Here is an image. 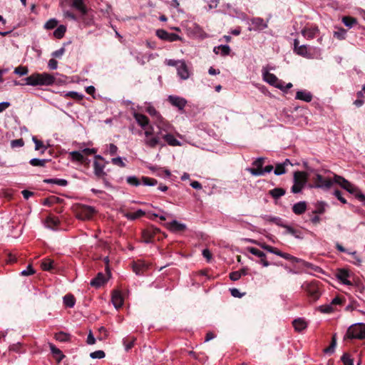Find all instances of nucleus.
Instances as JSON below:
<instances>
[{
  "instance_id": "1",
  "label": "nucleus",
  "mask_w": 365,
  "mask_h": 365,
  "mask_svg": "<svg viewBox=\"0 0 365 365\" xmlns=\"http://www.w3.org/2000/svg\"><path fill=\"white\" fill-rule=\"evenodd\" d=\"M24 80L26 85L31 86H51L56 81L54 76L48 73H35Z\"/></svg>"
},
{
  "instance_id": "2",
  "label": "nucleus",
  "mask_w": 365,
  "mask_h": 365,
  "mask_svg": "<svg viewBox=\"0 0 365 365\" xmlns=\"http://www.w3.org/2000/svg\"><path fill=\"white\" fill-rule=\"evenodd\" d=\"M143 131L139 132V135H143V143L145 146L154 148L160 143V135L158 131L155 132L153 125L147 126Z\"/></svg>"
},
{
  "instance_id": "3",
  "label": "nucleus",
  "mask_w": 365,
  "mask_h": 365,
  "mask_svg": "<svg viewBox=\"0 0 365 365\" xmlns=\"http://www.w3.org/2000/svg\"><path fill=\"white\" fill-rule=\"evenodd\" d=\"M365 338V324L356 323L349 327L344 339H363Z\"/></svg>"
},
{
  "instance_id": "4",
  "label": "nucleus",
  "mask_w": 365,
  "mask_h": 365,
  "mask_svg": "<svg viewBox=\"0 0 365 365\" xmlns=\"http://www.w3.org/2000/svg\"><path fill=\"white\" fill-rule=\"evenodd\" d=\"M262 75L263 80L269 83V85L274 86L281 91H284V82L279 79L273 73L269 72V68L267 67H263L262 69Z\"/></svg>"
},
{
  "instance_id": "5",
  "label": "nucleus",
  "mask_w": 365,
  "mask_h": 365,
  "mask_svg": "<svg viewBox=\"0 0 365 365\" xmlns=\"http://www.w3.org/2000/svg\"><path fill=\"white\" fill-rule=\"evenodd\" d=\"M314 185L312 186L314 188H321L325 190H329L334 183V180L324 178L320 174L316 173L312 178Z\"/></svg>"
},
{
  "instance_id": "6",
  "label": "nucleus",
  "mask_w": 365,
  "mask_h": 365,
  "mask_svg": "<svg viewBox=\"0 0 365 365\" xmlns=\"http://www.w3.org/2000/svg\"><path fill=\"white\" fill-rule=\"evenodd\" d=\"M187 34L193 38L204 39L207 37V34L196 23H192L187 26Z\"/></svg>"
},
{
  "instance_id": "7",
  "label": "nucleus",
  "mask_w": 365,
  "mask_h": 365,
  "mask_svg": "<svg viewBox=\"0 0 365 365\" xmlns=\"http://www.w3.org/2000/svg\"><path fill=\"white\" fill-rule=\"evenodd\" d=\"M158 128V134L160 135L172 133L175 130L174 126L166 120L163 116L159 120L155 122Z\"/></svg>"
},
{
  "instance_id": "8",
  "label": "nucleus",
  "mask_w": 365,
  "mask_h": 365,
  "mask_svg": "<svg viewBox=\"0 0 365 365\" xmlns=\"http://www.w3.org/2000/svg\"><path fill=\"white\" fill-rule=\"evenodd\" d=\"M94 212V208L91 206L80 205L76 211V215L78 219L86 220L91 219Z\"/></svg>"
},
{
  "instance_id": "9",
  "label": "nucleus",
  "mask_w": 365,
  "mask_h": 365,
  "mask_svg": "<svg viewBox=\"0 0 365 365\" xmlns=\"http://www.w3.org/2000/svg\"><path fill=\"white\" fill-rule=\"evenodd\" d=\"M302 287L314 300L319 299L320 296L319 288L314 283L306 282Z\"/></svg>"
},
{
  "instance_id": "10",
  "label": "nucleus",
  "mask_w": 365,
  "mask_h": 365,
  "mask_svg": "<svg viewBox=\"0 0 365 365\" xmlns=\"http://www.w3.org/2000/svg\"><path fill=\"white\" fill-rule=\"evenodd\" d=\"M156 36L159 38L169 42H173L181 39V38L178 34L174 33H169L164 29L157 30Z\"/></svg>"
},
{
  "instance_id": "11",
  "label": "nucleus",
  "mask_w": 365,
  "mask_h": 365,
  "mask_svg": "<svg viewBox=\"0 0 365 365\" xmlns=\"http://www.w3.org/2000/svg\"><path fill=\"white\" fill-rule=\"evenodd\" d=\"M168 100L172 106L178 108L180 110H183L187 104V101L184 98L177 96H169Z\"/></svg>"
},
{
  "instance_id": "12",
  "label": "nucleus",
  "mask_w": 365,
  "mask_h": 365,
  "mask_svg": "<svg viewBox=\"0 0 365 365\" xmlns=\"http://www.w3.org/2000/svg\"><path fill=\"white\" fill-rule=\"evenodd\" d=\"M178 76L182 80H187L190 76V71L185 61H182L176 68Z\"/></svg>"
},
{
  "instance_id": "13",
  "label": "nucleus",
  "mask_w": 365,
  "mask_h": 365,
  "mask_svg": "<svg viewBox=\"0 0 365 365\" xmlns=\"http://www.w3.org/2000/svg\"><path fill=\"white\" fill-rule=\"evenodd\" d=\"M252 27L249 28L250 31H262L267 28V22H265L263 19L259 17L253 18L251 20Z\"/></svg>"
},
{
  "instance_id": "14",
  "label": "nucleus",
  "mask_w": 365,
  "mask_h": 365,
  "mask_svg": "<svg viewBox=\"0 0 365 365\" xmlns=\"http://www.w3.org/2000/svg\"><path fill=\"white\" fill-rule=\"evenodd\" d=\"M133 115L136 120L137 123L142 128L143 130L147 128V126H150L149 119L148 118L141 113H137L134 110Z\"/></svg>"
},
{
  "instance_id": "15",
  "label": "nucleus",
  "mask_w": 365,
  "mask_h": 365,
  "mask_svg": "<svg viewBox=\"0 0 365 365\" xmlns=\"http://www.w3.org/2000/svg\"><path fill=\"white\" fill-rule=\"evenodd\" d=\"M336 278L344 284L351 285L352 283L349 279L350 274L348 270L344 269H340L336 272Z\"/></svg>"
},
{
  "instance_id": "16",
  "label": "nucleus",
  "mask_w": 365,
  "mask_h": 365,
  "mask_svg": "<svg viewBox=\"0 0 365 365\" xmlns=\"http://www.w3.org/2000/svg\"><path fill=\"white\" fill-rule=\"evenodd\" d=\"M93 173L97 178L106 177V173L104 171L105 164L98 162V160L93 161Z\"/></svg>"
},
{
  "instance_id": "17",
  "label": "nucleus",
  "mask_w": 365,
  "mask_h": 365,
  "mask_svg": "<svg viewBox=\"0 0 365 365\" xmlns=\"http://www.w3.org/2000/svg\"><path fill=\"white\" fill-rule=\"evenodd\" d=\"M161 138L170 146L181 145V143L175 138V135H173V132L163 134L160 135V138Z\"/></svg>"
},
{
  "instance_id": "18",
  "label": "nucleus",
  "mask_w": 365,
  "mask_h": 365,
  "mask_svg": "<svg viewBox=\"0 0 365 365\" xmlns=\"http://www.w3.org/2000/svg\"><path fill=\"white\" fill-rule=\"evenodd\" d=\"M288 165H292L289 159H286L282 163H277L275 166V169L274 170V173L276 175H281L286 173V167Z\"/></svg>"
},
{
  "instance_id": "19",
  "label": "nucleus",
  "mask_w": 365,
  "mask_h": 365,
  "mask_svg": "<svg viewBox=\"0 0 365 365\" xmlns=\"http://www.w3.org/2000/svg\"><path fill=\"white\" fill-rule=\"evenodd\" d=\"M59 223V220L53 216H48L44 222L45 227L53 230H57Z\"/></svg>"
},
{
  "instance_id": "20",
  "label": "nucleus",
  "mask_w": 365,
  "mask_h": 365,
  "mask_svg": "<svg viewBox=\"0 0 365 365\" xmlns=\"http://www.w3.org/2000/svg\"><path fill=\"white\" fill-rule=\"evenodd\" d=\"M346 190H347L349 193L354 195L355 197L361 202L365 201V195L361 192H360L359 189L353 184L351 183L349 185Z\"/></svg>"
},
{
  "instance_id": "21",
  "label": "nucleus",
  "mask_w": 365,
  "mask_h": 365,
  "mask_svg": "<svg viewBox=\"0 0 365 365\" xmlns=\"http://www.w3.org/2000/svg\"><path fill=\"white\" fill-rule=\"evenodd\" d=\"M112 302L116 309H119L123 304V297L119 291H114L112 294Z\"/></svg>"
},
{
  "instance_id": "22",
  "label": "nucleus",
  "mask_w": 365,
  "mask_h": 365,
  "mask_svg": "<svg viewBox=\"0 0 365 365\" xmlns=\"http://www.w3.org/2000/svg\"><path fill=\"white\" fill-rule=\"evenodd\" d=\"M318 33L319 29L317 27L305 28L302 31V35L308 40L316 37Z\"/></svg>"
},
{
  "instance_id": "23",
  "label": "nucleus",
  "mask_w": 365,
  "mask_h": 365,
  "mask_svg": "<svg viewBox=\"0 0 365 365\" xmlns=\"http://www.w3.org/2000/svg\"><path fill=\"white\" fill-rule=\"evenodd\" d=\"M168 228L173 232H180L183 231L186 229V225L183 223H180L177 220H173L172 222L168 223Z\"/></svg>"
},
{
  "instance_id": "24",
  "label": "nucleus",
  "mask_w": 365,
  "mask_h": 365,
  "mask_svg": "<svg viewBox=\"0 0 365 365\" xmlns=\"http://www.w3.org/2000/svg\"><path fill=\"white\" fill-rule=\"evenodd\" d=\"M273 166L272 165H267L264 169H254L249 168L247 170L255 176H261L264 175V173H269L272 171Z\"/></svg>"
},
{
  "instance_id": "25",
  "label": "nucleus",
  "mask_w": 365,
  "mask_h": 365,
  "mask_svg": "<svg viewBox=\"0 0 365 365\" xmlns=\"http://www.w3.org/2000/svg\"><path fill=\"white\" fill-rule=\"evenodd\" d=\"M293 327L297 331H302L307 327V322L303 318H298L292 322Z\"/></svg>"
},
{
  "instance_id": "26",
  "label": "nucleus",
  "mask_w": 365,
  "mask_h": 365,
  "mask_svg": "<svg viewBox=\"0 0 365 365\" xmlns=\"http://www.w3.org/2000/svg\"><path fill=\"white\" fill-rule=\"evenodd\" d=\"M106 282V279L104 274L101 272H99L97 274V276L91 281L90 284L92 287L98 288L101 286H102Z\"/></svg>"
},
{
  "instance_id": "27",
  "label": "nucleus",
  "mask_w": 365,
  "mask_h": 365,
  "mask_svg": "<svg viewBox=\"0 0 365 365\" xmlns=\"http://www.w3.org/2000/svg\"><path fill=\"white\" fill-rule=\"evenodd\" d=\"M146 105L145 110L146 112L155 119V122L160 119L162 115L157 111V110L154 108V106L150 103H145Z\"/></svg>"
},
{
  "instance_id": "28",
  "label": "nucleus",
  "mask_w": 365,
  "mask_h": 365,
  "mask_svg": "<svg viewBox=\"0 0 365 365\" xmlns=\"http://www.w3.org/2000/svg\"><path fill=\"white\" fill-rule=\"evenodd\" d=\"M295 98L305 102H310L312 100V95L307 91H299L296 93Z\"/></svg>"
},
{
  "instance_id": "29",
  "label": "nucleus",
  "mask_w": 365,
  "mask_h": 365,
  "mask_svg": "<svg viewBox=\"0 0 365 365\" xmlns=\"http://www.w3.org/2000/svg\"><path fill=\"white\" fill-rule=\"evenodd\" d=\"M72 6L76 8L83 16L86 15L88 12V9L84 5L83 0H72Z\"/></svg>"
},
{
  "instance_id": "30",
  "label": "nucleus",
  "mask_w": 365,
  "mask_h": 365,
  "mask_svg": "<svg viewBox=\"0 0 365 365\" xmlns=\"http://www.w3.org/2000/svg\"><path fill=\"white\" fill-rule=\"evenodd\" d=\"M50 350L58 362H60L64 357L62 351L51 343L48 344Z\"/></svg>"
},
{
  "instance_id": "31",
  "label": "nucleus",
  "mask_w": 365,
  "mask_h": 365,
  "mask_svg": "<svg viewBox=\"0 0 365 365\" xmlns=\"http://www.w3.org/2000/svg\"><path fill=\"white\" fill-rule=\"evenodd\" d=\"M307 210V204L304 201L299 202L292 207V211L296 215H302Z\"/></svg>"
},
{
  "instance_id": "32",
  "label": "nucleus",
  "mask_w": 365,
  "mask_h": 365,
  "mask_svg": "<svg viewBox=\"0 0 365 365\" xmlns=\"http://www.w3.org/2000/svg\"><path fill=\"white\" fill-rule=\"evenodd\" d=\"M296 53H297L299 56H302L303 57L307 58H312V54L308 51L307 46L306 45H302L300 46H296V50L294 51Z\"/></svg>"
},
{
  "instance_id": "33",
  "label": "nucleus",
  "mask_w": 365,
  "mask_h": 365,
  "mask_svg": "<svg viewBox=\"0 0 365 365\" xmlns=\"http://www.w3.org/2000/svg\"><path fill=\"white\" fill-rule=\"evenodd\" d=\"M43 182L46 184L57 185L61 187H66L68 185V181L65 179L47 178L43 180Z\"/></svg>"
},
{
  "instance_id": "34",
  "label": "nucleus",
  "mask_w": 365,
  "mask_h": 365,
  "mask_svg": "<svg viewBox=\"0 0 365 365\" xmlns=\"http://www.w3.org/2000/svg\"><path fill=\"white\" fill-rule=\"evenodd\" d=\"M147 264L143 262H135L133 265V272L137 275H140L143 274V272L147 269Z\"/></svg>"
},
{
  "instance_id": "35",
  "label": "nucleus",
  "mask_w": 365,
  "mask_h": 365,
  "mask_svg": "<svg viewBox=\"0 0 365 365\" xmlns=\"http://www.w3.org/2000/svg\"><path fill=\"white\" fill-rule=\"evenodd\" d=\"M69 158L71 161L83 163L85 158L81 151H71L69 153Z\"/></svg>"
},
{
  "instance_id": "36",
  "label": "nucleus",
  "mask_w": 365,
  "mask_h": 365,
  "mask_svg": "<svg viewBox=\"0 0 365 365\" xmlns=\"http://www.w3.org/2000/svg\"><path fill=\"white\" fill-rule=\"evenodd\" d=\"M307 173L304 172L297 171L294 173V181L301 182L304 185L307 181Z\"/></svg>"
},
{
  "instance_id": "37",
  "label": "nucleus",
  "mask_w": 365,
  "mask_h": 365,
  "mask_svg": "<svg viewBox=\"0 0 365 365\" xmlns=\"http://www.w3.org/2000/svg\"><path fill=\"white\" fill-rule=\"evenodd\" d=\"M213 51L216 54H221L222 56H227L230 52V48L228 45H220L218 46H215L213 49Z\"/></svg>"
},
{
  "instance_id": "38",
  "label": "nucleus",
  "mask_w": 365,
  "mask_h": 365,
  "mask_svg": "<svg viewBox=\"0 0 365 365\" xmlns=\"http://www.w3.org/2000/svg\"><path fill=\"white\" fill-rule=\"evenodd\" d=\"M136 341V338L134 336H127L123 339V344L125 346V351H129L133 346Z\"/></svg>"
},
{
  "instance_id": "39",
  "label": "nucleus",
  "mask_w": 365,
  "mask_h": 365,
  "mask_svg": "<svg viewBox=\"0 0 365 365\" xmlns=\"http://www.w3.org/2000/svg\"><path fill=\"white\" fill-rule=\"evenodd\" d=\"M144 215H145V212L143 210L139 209L134 212L126 213L125 215V216L128 220H136V219L143 216Z\"/></svg>"
},
{
  "instance_id": "40",
  "label": "nucleus",
  "mask_w": 365,
  "mask_h": 365,
  "mask_svg": "<svg viewBox=\"0 0 365 365\" xmlns=\"http://www.w3.org/2000/svg\"><path fill=\"white\" fill-rule=\"evenodd\" d=\"M53 263L54 262L52 259L46 258L43 259L41 266L45 271H51L54 268Z\"/></svg>"
},
{
  "instance_id": "41",
  "label": "nucleus",
  "mask_w": 365,
  "mask_h": 365,
  "mask_svg": "<svg viewBox=\"0 0 365 365\" xmlns=\"http://www.w3.org/2000/svg\"><path fill=\"white\" fill-rule=\"evenodd\" d=\"M66 31V26L64 25H60L53 31V36L56 38H58V39L62 38L64 36Z\"/></svg>"
},
{
  "instance_id": "42",
  "label": "nucleus",
  "mask_w": 365,
  "mask_h": 365,
  "mask_svg": "<svg viewBox=\"0 0 365 365\" xmlns=\"http://www.w3.org/2000/svg\"><path fill=\"white\" fill-rule=\"evenodd\" d=\"M54 338L56 340H57L58 341L66 342V341H68L70 340L71 335L68 333L60 331L55 334Z\"/></svg>"
},
{
  "instance_id": "43",
  "label": "nucleus",
  "mask_w": 365,
  "mask_h": 365,
  "mask_svg": "<svg viewBox=\"0 0 365 365\" xmlns=\"http://www.w3.org/2000/svg\"><path fill=\"white\" fill-rule=\"evenodd\" d=\"M285 194V190L282 188L276 187L269 190V195L275 199H277Z\"/></svg>"
},
{
  "instance_id": "44",
  "label": "nucleus",
  "mask_w": 365,
  "mask_h": 365,
  "mask_svg": "<svg viewBox=\"0 0 365 365\" xmlns=\"http://www.w3.org/2000/svg\"><path fill=\"white\" fill-rule=\"evenodd\" d=\"M48 161V160L47 159L32 158L30 160L29 163L35 167H44Z\"/></svg>"
},
{
  "instance_id": "45",
  "label": "nucleus",
  "mask_w": 365,
  "mask_h": 365,
  "mask_svg": "<svg viewBox=\"0 0 365 365\" xmlns=\"http://www.w3.org/2000/svg\"><path fill=\"white\" fill-rule=\"evenodd\" d=\"M342 22L344 23V24L349 27V28H351L353 27L355 24H356L357 23V21L355 18H353V17H350V16H344L342 18Z\"/></svg>"
},
{
  "instance_id": "46",
  "label": "nucleus",
  "mask_w": 365,
  "mask_h": 365,
  "mask_svg": "<svg viewBox=\"0 0 365 365\" xmlns=\"http://www.w3.org/2000/svg\"><path fill=\"white\" fill-rule=\"evenodd\" d=\"M258 245L264 250H267V252L274 254L278 256V253L280 252V250H279L277 248L272 247L270 245H268L265 243H258Z\"/></svg>"
},
{
  "instance_id": "47",
  "label": "nucleus",
  "mask_w": 365,
  "mask_h": 365,
  "mask_svg": "<svg viewBox=\"0 0 365 365\" xmlns=\"http://www.w3.org/2000/svg\"><path fill=\"white\" fill-rule=\"evenodd\" d=\"M336 346V334H334L332 336L331 344L329 345V347H327L324 349V353H326L327 354H333Z\"/></svg>"
},
{
  "instance_id": "48",
  "label": "nucleus",
  "mask_w": 365,
  "mask_h": 365,
  "mask_svg": "<svg viewBox=\"0 0 365 365\" xmlns=\"http://www.w3.org/2000/svg\"><path fill=\"white\" fill-rule=\"evenodd\" d=\"M63 302L68 307H73L75 305V298L71 294H66L63 297Z\"/></svg>"
},
{
  "instance_id": "49",
  "label": "nucleus",
  "mask_w": 365,
  "mask_h": 365,
  "mask_svg": "<svg viewBox=\"0 0 365 365\" xmlns=\"http://www.w3.org/2000/svg\"><path fill=\"white\" fill-rule=\"evenodd\" d=\"M263 218L266 221L274 222L279 226H281V227L284 226L283 221L279 217H272V216H269V215H265Z\"/></svg>"
},
{
  "instance_id": "50",
  "label": "nucleus",
  "mask_w": 365,
  "mask_h": 365,
  "mask_svg": "<svg viewBox=\"0 0 365 365\" xmlns=\"http://www.w3.org/2000/svg\"><path fill=\"white\" fill-rule=\"evenodd\" d=\"M247 250L249 252H250L252 255H253L259 258H263L264 257H266V255L264 252L260 251L259 250H258L255 247H249L247 248Z\"/></svg>"
},
{
  "instance_id": "51",
  "label": "nucleus",
  "mask_w": 365,
  "mask_h": 365,
  "mask_svg": "<svg viewBox=\"0 0 365 365\" xmlns=\"http://www.w3.org/2000/svg\"><path fill=\"white\" fill-rule=\"evenodd\" d=\"M57 25H58L57 19L52 18V19H50L49 20H48L45 23L43 28L46 30H51V29L56 28L57 26Z\"/></svg>"
},
{
  "instance_id": "52",
  "label": "nucleus",
  "mask_w": 365,
  "mask_h": 365,
  "mask_svg": "<svg viewBox=\"0 0 365 365\" xmlns=\"http://www.w3.org/2000/svg\"><path fill=\"white\" fill-rule=\"evenodd\" d=\"M346 31L343 28H339L334 32V36L339 40H344L346 38Z\"/></svg>"
},
{
  "instance_id": "53",
  "label": "nucleus",
  "mask_w": 365,
  "mask_h": 365,
  "mask_svg": "<svg viewBox=\"0 0 365 365\" xmlns=\"http://www.w3.org/2000/svg\"><path fill=\"white\" fill-rule=\"evenodd\" d=\"M32 140L35 144V150H40L42 148V150L41 151V153H43L45 152V150H46V147L44 146L43 143L41 140H38L36 137H33Z\"/></svg>"
},
{
  "instance_id": "54",
  "label": "nucleus",
  "mask_w": 365,
  "mask_h": 365,
  "mask_svg": "<svg viewBox=\"0 0 365 365\" xmlns=\"http://www.w3.org/2000/svg\"><path fill=\"white\" fill-rule=\"evenodd\" d=\"M341 360L344 365H354V360L348 353H344L342 355Z\"/></svg>"
},
{
  "instance_id": "55",
  "label": "nucleus",
  "mask_w": 365,
  "mask_h": 365,
  "mask_svg": "<svg viewBox=\"0 0 365 365\" xmlns=\"http://www.w3.org/2000/svg\"><path fill=\"white\" fill-rule=\"evenodd\" d=\"M64 96L76 100H81L83 97V95L76 91H68L64 93Z\"/></svg>"
},
{
  "instance_id": "56",
  "label": "nucleus",
  "mask_w": 365,
  "mask_h": 365,
  "mask_svg": "<svg viewBox=\"0 0 365 365\" xmlns=\"http://www.w3.org/2000/svg\"><path fill=\"white\" fill-rule=\"evenodd\" d=\"M142 182L143 184L146 186H154L158 183V181L155 179L148 177H143Z\"/></svg>"
},
{
  "instance_id": "57",
  "label": "nucleus",
  "mask_w": 365,
  "mask_h": 365,
  "mask_svg": "<svg viewBox=\"0 0 365 365\" xmlns=\"http://www.w3.org/2000/svg\"><path fill=\"white\" fill-rule=\"evenodd\" d=\"M278 256H279L285 259L290 260L293 262H298L299 261L298 258H297L288 253L282 252L281 251L279 253H278Z\"/></svg>"
},
{
  "instance_id": "58",
  "label": "nucleus",
  "mask_w": 365,
  "mask_h": 365,
  "mask_svg": "<svg viewBox=\"0 0 365 365\" xmlns=\"http://www.w3.org/2000/svg\"><path fill=\"white\" fill-rule=\"evenodd\" d=\"M305 185L294 181V185H292L291 190L293 193H299L300 192L302 189L304 188Z\"/></svg>"
},
{
  "instance_id": "59",
  "label": "nucleus",
  "mask_w": 365,
  "mask_h": 365,
  "mask_svg": "<svg viewBox=\"0 0 365 365\" xmlns=\"http://www.w3.org/2000/svg\"><path fill=\"white\" fill-rule=\"evenodd\" d=\"M125 160V158H124ZM111 163L120 168H125V163H124L123 158L121 157H116L111 159Z\"/></svg>"
},
{
  "instance_id": "60",
  "label": "nucleus",
  "mask_w": 365,
  "mask_h": 365,
  "mask_svg": "<svg viewBox=\"0 0 365 365\" xmlns=\"http://www.w3.org/2000/svg\"><path fill=\"white\" fill-rule=\"evenodd\" d=\"M126 181L129 185L136 186V187L140 185V180L138 179L137 177H135L134 175L128 176L126 179Z\"/></svg>"
},
{
  "instance_id": "61",
  "label": "nucleus",
  "mask_w": 365,
  "mask_h": 365,
  "mask_svg": "<svg viewBox=\"0 0 365 365\" xmlns=\"http://www.w3.org/2000/svg\"><path fill=\"white\" fill-rule=\"evenodd\" d=\"M106 356L105 352L102 350H98L90 354V357L92 359H103Z\"/></svg>"
},
{
  "instance_id": "62",
  "label": "nucleus",
  "mask_w": 365,
  "mask_h": 365,
  "mask_svg": "<svg viewBox=\"0 0 365 365\" xmlns=\"http://www.w3.org/2000/svg\"><path fill=\"white\" fill-rule=\"evenodd\" d=\"M356 95L358 98L354 101V104L356 107H361L364 104V93L362 91H359Z\"/></svg>"
},
{
  "instance_id": "63",
  "label": "nucleus",
  "mask_w": 365,
  "mask_h": 365,
  "mask_svg": "<svg viewBox=\"0 0 365 365\" xmlns=\"http://www.w3.org/2000/svg\"><path fill=\"white\" fill-rule=\"evenodd\" d=\"M29 72V70L25 66H18L14 70V73L19 75L21 76L26 75Z\"/></svg>"
},
{
  "instance_id": "64",
  "label": "nucleus",
  "mask_w": 365,
  "mask_h": 365,
  "mask_svg": "<svg viewBox=\"0 0 365 365\" xmlns=\"http://www.w3.org/2000/svg\"><path fill=\"white\" fill-rule=\"evenodd\" d=\"M347 182L348 180L339 175H335L334 177V182L339 184L341 187H343V186L346 185Z\"/></svg>"
}]
</instances>
